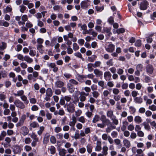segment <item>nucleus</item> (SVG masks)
I'll list each match as a JSON object with an SVG mask.
<instances>
[{
	"label": "nucleus",
	"instance_id": "nucleus-1",
	"mask_svg": "<svg viewBox=\"0 0 156 156\" xmlns=\"http://www.w3.org/2000/svg\"><path fill=\"white\" fill-rule=\"evenodd\" d=\"M30 137L34 140L31 143V145L33 147H35L36 145V143L39 141L38 138L34 133H32L30 135Z\"/></svg>",
	"mask_w": 156,
	"mask_h": 156
},
{
	"label": "nucleus",
	"instance_id": "nucleus-2",
	"mask_svg": "<svg viewBox=\"0 0 156 156\" xmlns=\"http://www.w3.org/2000/svg\"><path fill=\"white\" fill-rule=\"evenodd\" d=\"M26 116L25 115H23L21 116L19 122L16 124V126L17 127L22 126L26 119Z\"/></svg>",
	"mask_w": 156,
	"mask_h": 156
},
{
	"label": "nucleus",
	"instance_id": "nucleus-3",
	"mask_svg": "<svg viewBox=\"0 0 156 156\" xmlns=\"http://www.w3.org/2000/svg\"><path fill=\"white\" fill-rule=\"evenodd\" d=\"M105 49L108 52H113L115 50V46L112 44H110L105 47Z\"/></svg>",
	"mask_w": 156,
	"mask_h": 156
},
{
	"label": "nucleus",
	"instance_id": "nucleus-4",
	"mask_svg": "<svg viewBox=\"0 0 156 156\" xmlns=\"http://www.w3.org/2000/svg\"><path fill=\"white\" fill-rule=\"evenodd\" d=\"M47 66L49 68L52 69L53 71L54 72H56L58 70V68L56 66L55 63H48L47 64Z\"/></svg>",
	"mask_w": 156,
	"mask_h": 156
},
{
	"label": "nucleus",
	"instance_id": "nucleus-5",
	"mask_svg": "<svg viewBox=\"0 0 156 156\" xmlns=\"http://www.w3.org/2000/svg\"><path fill=\"white\" fill-rule=\"evenodd\" d=\"M14 103L16 106L19 108L23 109L25 108L24 104L19 100H16Z\"/></svg>",
	"mask_w": 156,
	"mask_h": 156
},
{
	"label": "nucleus",
	"instance_id": "nucleus-6",
	"mask_svg": "<svg viewBox=\"0 0 156 156\" xmlns=\"http://www.w3.org/2000/svg\"><path fill=\"white\" fill-rule=\"evenodd\" d=\"M148 2L146 0H143L140 5V9L141 10H145L147 8Z\"/></svg>",
	"mask_w": 156,
	"mask_h": 156
},
{
	"label": "nucleus",
	"instance_id": "nucleus-7",
	"mask_svg": "<svg viewBox=\"0 0 156 156\" xmlns=\"http://www.w3.org/2000/svg\"><path fill=\"white\" fill-rule=\"evenodd\" d=\"M67 111L70 113H73L75 110V107L74 105L70 103L67 105Z\"/></svg>",
	"mask_w": 156,
	"mask_h": 156
},
{
	"label": "nucleus",
	"instance_id": "nucleus-8",
	"mask_svg": "<svg viewBox=\"0 0 156 156\" xmlns=\"http://www.w3.org/2000/svg\"><path fill=\"white\" fill-rule=\"evenodd\" d=\"M89 0H85L82 1L80 3V5L81 8L83 9H86L87 8L88 6L90 5Z\"/></svg>",
	"mask_w": 156,
	"mask_h": 156
},
{
	"label": "nucleus",
	"instance_id": "nucleus-9",
	"mask_svg": "<svg viewBox=\"0 0 156 156\" xmlns=\"http://www.w3.org/2000/svg\"><path fill=\"white\" fill-rule=\"evenodd\" d=\"M100 119L103 123H106L107 125L111 124V122H110L109 120L107 119L106 117L104 115H101Z\"/></svg>",
	"mask_w": 156,
	"mask_h": 156
},
{
	"label": "nucleus",
	"instance_id": "nucleus-10",
	"mask_svg": "<svg viewBox=\"0 0 156 156\" xmlns=\"http://www.w3.org/2000/svg\"><path fill=\"white\" fill-rule=\"evenodd\" d=\"M12 148L13 149V151L15 154L20 153L21 150L20 147L17 145H14L13 146Z\"/></svg>",
	"mask_w": 156,
	"mask_h": 156
},
{
	"label": "nucleus",
	"instance_id": "nucleus-11",
	"mask_svg": "<svg viewBox=\"0 0 156 156\" xmlns=\"http://www.w3.org/2000/svg\"><path fill=\"white\" fill-rule=\"evenodd\" d=\"M21 133L23 136L27 135L29 132L28 129L26 126H23L21 128Z\"/></svg>",
	"mask_w": 156,
	"mask_h": 156
},
{
	"label": "nucleus",
	"instance_id": "nucleus-12",
	"mask_svg": "<svg viewBox=\"0 0 156 156\" xmlns=\"http://www.w3.org/2000/svg\"><path fill=\"white\" fill-rule=\"evenodd\" d=\"M7 46L6 44L4 42H2V45H0V55H3V52L2 51L5 49Z\"/></svg>",
	"mask_w": 156,
	"mask_h": 156
},
{
	"label": "nucleus",
	"instance_id": "nucleus-13",
	"mask_svg": "<svg viewBox=\"0 0 156 156\" xmlns=\"http://www.w3.org/2000/svg\"><path fill=\"white\" fill-rule=\"evenodd\" d=\"M146 69L147 73L151 74L153 72L154 69L152 65L148 64L146 66Z\"/></svg>",
	"mask_w": 156,
	"mask_h": 156
},
{
	"label": "nucleus",
	"instance_id": "nucleus-14",
	"mask_svg": "<svg viewBox=\"0 0 156 156\" xmlns=\"http://www.w3.org/2000/svg\"><path fill=\"white\" fill-rule=\"evenodd\" d=\"M36 47L37 50L40 53L43 54L44 53V50L43 49L44 47L42 44H37Z\"/></svg>",
	"mask_w": 156,
	"mask_h": 156
},
{
	"label": "nucleus",
	"instance_id": "nucleus-15",
	"mask_svg": "<svg viewBox=\"0 0 156 156\" xmlns=\"http://www.w3.org/2000/svg\"><path fill=\"white\" fill-rule=\"evenodd\" d=\"M72 121L69 122V125L71 127H73L76 122V118L74 115H73L72 118Z\"/></svg>",
	"mask_w": 156,
	"mask_h": 156
},
{
	"label": "nucleus",
	"instance_id": "nucleus-16",
	"mask_svg": "<svg viewBox=\"0 0 156 156\" xmlns=\"http://www.w3.org/2000/svg\"><path fill=\"white\" fill-rule=\"evenodd\" d=\"M94 73L97 77H100L103 75L102 72L97 69H95L94 70Z\"/></svg>",
	"mask_w": 156,
	"mask_h": 156
},
{
	"label": "nucleus",
	"instance_id": "nucleus-17",
	"mask_svg": "<svg viewBox=\"0 0 156 156\" xmlns=\"http://www.w3.org/2000/svg\"><path fill=\"white\" fill-rule=\"evenodd\" d=\"M101 142L100 141H97V146L95 148V150L96 151H100L101 149Z\"/></svg>",
	"mask_w": 156,
	"mask_h": 156
},
{
	"label": "nucleus",
	"instance_id": "nucleus-18",
	"mask_svg": "<svg viewBox=\"0 0 156 156\" xmlns=\"http://www.w3.org/2000/svg\"><path fill=\"white\" fill-rule=\"evenodd\" d=\"M134 102L138 104H141L143 102L142 98L140 97H136L134 99Z\"/></svg>",
	"mask_w": 156,
	"mask_h": 156
},
{
	"label": "nucleus",
	"instance_id": "nucleus-19",
	"mask_svg": "<svg viewBox=\"0 0 156 156\" xmlns=\"http://www.w3.org/2000/svg\"><path fill=\"white\" fill-rule=\"evenodd\" d=\"M123 143L124 145L127 148H129L130 146V143L128 140H124L123 141Z\"/></svg>",
	"mask_w": 156,
	"mask_h": 156
},
{
	"label": "nucleus",
	"instance_id": "nucleus-20",
	"mask_svg": "<svg viewBox=\"0 0 156 156\" xmlns=\"http://www.w3.org/2000/svg\"><path fill=\"white\" fill-rule=\"evenodd\" d=\"M9 25V23L7 22L2 20H0V26H3L5 27H8Z\"/></svg>",
	"mask_w": 156,
	"mask_h": 156
},
{
	"label": "nucleus",
	"instance_id": "nucleus-21",
	"mask_svg": "<svg viewBox=\"0 0 156 156\" xmlns=\"http://www.w3.org/2000/svg\"><path fill=\"white\" fill-rule=\"evenodd\" d=\"M24 60L29 63H31L33 61V59L27 55H26L24 56Z\"/></svg>",
	"mask_w": 156,
	"mask_h": 156
},
{
	"label": "nucleus",
	"instance_id": "nucleus-22",
	"mask_svg": "<svg viewBox=\"0 0 156 156\" xmlns=\"http://www.w3.org/2000/svg\"><path fill=\"white\" fill-rule=\"evenodd\" d=\"M97 56L94 55H93L91 56L88 57V58L87 60L89 62H93L95 60Z\"/></svg>",
	"mask_w": 156,
	"mask_h": 156
},
{
	"label": "nucleus",
	"instance_id": "nucleus-23",
	"mask_svg": "<svg viewBox=\"0 0 156 156\" xmlns=\"http://www.w3.org/2000/svg\"><path fill=\"white\" fill-rule=\"evenodd\" d=\"M134 119L135 122L138 123H141L142 121L141 118L139 116H135Z\"/></svg>",
	"mask_w": 156,
	"mask_h": 156
},
{
	"label": "nucleus",
	"instance_id": "nucleus-24",
	"mask_svg": "<svg viewBox=\"0 0 156 156\" xmlns=\"http://www.w3.org/2000/svg\"><path fill=\"white\" fill-rule=\"evenodd\" d=\"M55 84L56 87H61L63 86L64 83L61 81H58L55 83Z\"/></svg>",
	"mask_w": 156,
	"mask_h": 156
},
{
	"label": "nucleus",
	"instance_id": "nucleus-25",
	"mask_svg": "<svg viewBox=\"0 0 156 156\" xmlns=\"http://www.w3.org/2000/svg\"><path fill=\"white\" fill-rule=\"evenodd\" d=\"M111 125V126L110 127H108L106 129V131L107 133H109L112 130V129H115L116 127L114 126H113L112 123L111 124H110Z\"/></svg>",
	"mask_w": 156,
	"mask_h": 156
},
{
	"label": "nucleus",
	"instance_id": "nucleus-26",
	"mask_svg": "<svg viewBox=\"0 0 156 156\" xmlns=\"http://www.w3.org/2000/svg\"><path fill=\"white\" fill-rule=\"evenodd\" d=\"M66 150L64 149H62L59 150V154L60 156H66Z\"/></svg>",
	"mask_w": 156,
	"mask_h": 156
},
{
	"label": "nucleus",
	"instance_id": "nucleus-27",
	"mask_svg": "<svg viewBox=\"0 0 156 156\" xmlns=\"http://www.w3.org/2000/svg\"><path fill=\"white\" fill-rule=\"evenodd\" d=\"M107 115L108 117L110 118H112L113 116V112L112 110H109L107 111Z\"/></svg>",
	"mask_w": 156,
	"mask_h": 156
},
{
	"label": "nucleus",
	"instance_id": "nucleus-28",
	"mask_svg": "<svg viewBox=\"0 0 156 156\" xmlns=\"http://www.w3.org/2000/svg\"><path fill=\"white\" fill-rule=\"evenodd\" d=\"M111 120L112 121V123L115 125H117L118 124V120L115 116H113V117L111 119Z\"/></svg>",
	"mask_w": 156,
	"mask_h": 156
},
{
	"label": "nucleus",
	"instance_id": "nucleus-29",
	"mask_svg": "<svg viewBox=\"0 0 156 156\" xmlns=\"http://www.w3.org/2000/svg\"><path fill=\"white\" fill-rule=\"evenodd\" d=\"M30 126L31 128H35L39 126V125L38 123L35 122H33L30 124Z\"/></svg>",
	"mask_w": 156,
	"mask_h": 156
},
{
	"label": "nucleus",
	"instance_id": "nucleus-30",
	"mask_svg": "<svg viewBox=\"0 0 156 156\" xmlns=\"http://www.w3.org/2000/svg\"><path fill=\"white\" fill-rule=\"evenodd\" d=\"M142 124L144 126L145 129L148 130H150L151 127L148 123L146 122H144Z\"/></svg>",
	"mask_w": 156,
	"mask_h": 156
},
{
	"label": "nucleus",
	"instance_id": "nucleus-31",
	"mask_svg": "<svg viewBox=\"0 0 156 156\" xmlns=\"http://www.w3.org/2000/svg\"><path fill=\"white\" fill-rule=\"evenodd\" d=\"M108 148L107 147L105 146L103 147L102 153L104 155L106 156L108 154Z\"/></svg>",
	"mask_w": 156,
	"mask_h": 156
},
{
	"label": "nucleus",
	"instance_id": "nucleus-32",
	"mask_svg": "<svg viewBox=\"0 0 156 156\" xmlns=\"http://www.w3.org/2000/svg\"><path fill=\"white\" fill-rule=\"evenodd\" d=\"M12 10V8L11 6H8L5 9H3V12L5 13L8 12H10Z\"/></svg>",
	"mask_w": 156,
	"mask_h": 156
},
{
	"label": "nucleus",
	"instance_id": "nucleus-33",
	"mask_svg": "<svg viewBox=\"0 0 156 156\" xmlns=\"http://www.w3.org/2000/svg\"><path fill=\"white\" fill-rule=\"evenodd\" d=\"M45 13L44 12H42L41 13H37L36 15V17L38 19H40L42 17V15L44 17V16Z\"/></svg>",
	"mask_w": 156,
	"mask_h": 156
},
{
	"label": "nucleus",
	"instance_id": "nucleus-34",
	"mask_svg": "<svg viewBox=\"0 0 156 156\" xmlns=\"http://www.w3.org/2000/svg\"><path fill=\"white\" fill-rule=\"evenodd\" d=\"M46 94L49 96H51L52 95V92L51 88H48L46 91Z\"/></svg>",
	"mask_w": 156,
	"mask_h": 156
},
{
	"label": "nucleus",
	"instance_id": "nucleus-35",
	"mask_svg": "<svg viewBox=\"0 0 156 156\" xmlns=\"http://www.w3.org/2000/svg\"><path fill=\"white\" fill-rule=\"evenodd\" d=\"M93 67H94V65L92 63H89L87 65V68L88 69V70L90 72H91L93 71Z\"/></svg>",
	"mask_w": 156,
	"mask_h": 156
},
{
	"label": "nucleus",
	"instance_id": "nucleus-36",
	"mask_svg": "<svg viewBox=\"0 0 156 156\" xmlns=\"http://www.w3.org/2000/svg\"><path fill=\"white\" fill-rule=\"evenodd\" d=\"M57 38L53 37L51 40L50 46L52 47L54 46L57 41Z\"/></svg>",
	"mask_w": 156,
	"mask_h": 156
},
{
	"label": "nucleus",
	"instance_id": "nucleus-37",
	"mask_svg": "<svg viewBox=\"0 0 156 156\" xmlns=\"http://www.w3.org/2000/svg\"><path fill=\"white\" fill-rule=\"evenodd\" d=\"M100 117L98 115H95L93 118L92 122L94 123H95L96 122L100 120Z\"/></svg>",
	"mask_w": 156,
	"mask_h": 156
},
{
	"label": "nucleus",
	"instance_id": "nucleus-38",
	"mask_svg": "<svg viewBox=\"0 0 156 156\" xmlns=\"http://www.w3.org/2000/svg\"><path fill=\"white\" fill-rule=\"evenodd\" d=\"M136 70H137L140 71H142L143 69V66L142 64H139L136 65Z\"/></svg>",
	"mask_w": 156,
	"mask_h": 156
},
{
	"label": "nucleus",
	"instance_id": "nucleus-39",
	"mask_svg": "<svg viewBox=\"0 0 156 156\" xmlns=\"http://www.w3.org/2000/svg\"><path fill=\"white\" fill-rule=\"evenodd\" d=\"M73 48L74 51L78 50L79 48V47L76 43H73Z\"/></svg>",
	"mask_w": 156,
	"mask_h": 156
},
{
	"label": "nucleus",
	"instance_id": "nucleus-40",
	"mask_svg": "<svg viewBox=\"0 0 156 156\" xmlns=\"http://www.w3.org/2000/svg\"><path fill=\"white\" fill-rule=\"evenodd\" d=\"M53 9L54 11H59L60 10H62V8L60 5H55L53 7Z\"/></svg>",
	"mask_w": 156,
	"mask_h": 156
},
{
	"label": "nucleus",
	"instance_id": "nucleus-41",
	"mask_svg": "<svg viewBox=\"0 0 156 156\" xmlns=\"http://www.w3.org/2000/svg\"><path fill=\"white\" fill-rule=\"evenodd\" d=\"M74 55L79 58L81 59L82 60H83L84 58H83L82 54L79 52H76L74 53Z\"/></svg>",
	"mask_w": 156,
	"mask_h": 156
},
{
	"label": "nucleus",
	"instance_id": "nucleus-42",
	"mask_svg": "<svg viewBox=\"0 0 156 156\" xmlns=\"http://www.w3.org/2000/svg\"><path fill=\"white\" fill-rule=\"evenodd\" d=\"M78 27H81V30H84L87 29V27L86 25L84 24L82 25L81 23H79L78 24Z\"/></svg>",
	"mask_w": 156,
	"mask_h": 156
},
{
	"label": "nucleus",
	"instance_id": "nucleus-43",
	"mask_svg": "<svg viewBox=\"0 0 156 156\" xmlns=\"http://www.w3.org/2000/svg\"><path fill=\"white\" fill-rule=\"evenodd\" d=\"M29 54L31 56L34 57L36 55V51L35 50L30 49V48Z\"/></svg>",
	"mask_w": 156,
	"mask_h": 156
},
{
	"label": "nucleus",
	"instance_id": "nucleus-44",
	"mask_svg": "<svg viewBox=\"0 0 156 156\" xmlns=\"http://www.w3.org/2000/svg\"><path fill=\"white\" fill-rule=\"evenodd\" d=\"M106 64L109 66H113V59L112 58L109 59L106 62Z\"/></svg>",
	"mask_w": 156,
	"mask_h": 156
},
{
	"label": "nucleus",
	"instance_id": "nucleus-45",
	"mask_svg": "<svg viewBox=\"0 0 156 156\" xmlns=\"http://www.w3.org/2000/svg\"><path fill=\"white\" fill-rule=\"evenodd\" d=\"M112 76V74L109 71L105 72L104 74V76L105 77L111 78Z\"/></svg>",
	"mask_w": 156,
	"mask_h": 156
},
{
	"label": "nucleus",
	"instance_id": "nucleus-46",
	"mask_svg": "<svg viewBox=\"0 0 156 156\" xmlns=\"http://www.w3.org/2000/svg\"><path fill=\"white\" fill-rule=\"evenodd\" d=\"M125 31V29L123 28H119L116 30V32L118 34L123 33Z\"/></svg>",
	"mask_w": 156,
	"mask_h": 156
},
{
	"label": "nucleus",
	"instance_id": "nucleus-47",
	"mask_svg": "<svg viewBox=\"0 0 156 156\" xmlns=\"http://www.w3.org/2000/svg\"><path fill=\"white\" fill-rule=\"evenodd\" d=\"M87 151L89 153H90L92 151V148L90 144H88L87 146Z\"/></svg>",
	"mask_w": 156,
	"mask_h": 156
},
{
	"label": "nucleus",
	"instance_id": "nucleus-48",
	"mask_svg": "<svg viewBox=\"0 0 156 156\" xmlns=\"http://www.w3.org/2000/svg\"><path fill=\"white\" fill-rule=\"evenodd\" d=\"M101 64V62L99 61H97L95 62L93 64L94 67L95 68L97 67H99L100 66Z\"/></svg>",
	"mask_w": 156,
	"mask_h": 156
},
{
	"label": "nucleus",
	"instance_id": "nucleus-49",
	"mask_svg": "<svg viewBox=\"0 0 156 156\" xmlns=\"http://www.w3.org/2000/svg\"><path fill=\"white\" fill-rule=\"evenodd\" d=\"M104 9V7L103 6H96L95 7V9L97 11L101 12Z\"/></svg>",
	"mask_w": 156,
	"mask_h": 156
},
{
	"label": "nucleus",
	"instance_id": "nucleus-50",
	"mask_svg": "<svg viewBox=\"0 0 156 156\" xmlns=\"http://www.w3.org/2000/svg\"><path fill=\"white\" fill-rule=\"evenodd\" d=\"M20 11L22 13L24 12L27 8L25 6L23 5H20Z\"/></svg>",
	"mask_w": 156,
	"mask_h": 156
},
{
	"label": "nucleus",
	"instance_id": "nucleus-51",
	"mask_svg": "<svg viewBox=\"0 0 156 156\" xmlns=\"http://www.w3.org/2000/svg\"><path fill=\"white\" fill-rule=\"evenodd\" d=\"M141 41L140 40H138L136 41L135 45L136 47H138L141 46Z\"/></svg>",
	"mask_w": 156,
	"mask_h": 156
},
{
	"label": "nucleus",
	"instance_id": "nucleus-52",
	"mask_svg": "<svg viewBox=\"0 0 156 156\" xmlns=\"http://www.w3.org/2000/svg\"><path fill=\"white\" fill-rule=\"evenodd\" d=\"M67 51L68 54H71L73 52V51L72 49L70 47V46H68L67 48Z\"/></svg>",
	"mask_w": 156,
	"mask_h": 156
},
{
	"label": "nucleus",
	"instance_id": "nucleus-53",
	"mask_svg": "<svg viewBox=\"0 0 156 156\" xmlns=\"http://www.w3.org/2000/svg\"><path fill=\"white\" fill-rule=\"evenodd\" d=\"M149 109L152 111H156V106L154 105H150L149 107Z\"/></svg>",
	"mask_w": 156,
	"mask_h": 156
},
{
	"label": "nucleus",
	"instance_id": "nucleus-54",
	"mask_svg": "<svg viewBox=\"0 0 156 156\" xmlns=\"http://www.w3.org/2000/svg\"><path fill=\"white\" fill-rule=\"evenodd\" d=\"M17 58L19 59L22 61H23L24 60V57H23V56L21 54H18L17 55Z\"/></svg>",
	"mask_w": 156,
	"mask_h": 156
},
{
	"label": "nucleus",
	"instance_id": "nucleus-55",
	"mask_svg": "<svg viewBox=\"0 0 156 156\" xmlns=\"http://www.w3.org/2000/svg\"><path fill=\"white\" fill-rule=\"evenodd\" d=\"M111 31V29L107 27H104L103 30V33H108Z\"/></svg>",
	"mask_w": 156,
	"mask_h": 156
},
{
	"label": "nucleus",
	"instance_id": "nucleus-56",
	"mask_svg": "<svg viewBox=\"0 0 156 156\" xmlns=\"http://www.w3.org/2000/svg\"><path fill=\"white\" fill-rule=\"evenodd\" d=\"M92 30V29H90L89 30H87V29L83 30V34H90V31H91Z\"/></svg>",
	"mask_w": 156,
	"mask_h": 156
},
{
	"label": "nucleus",
	"instance_id": "nucleus-57",
	"mask_svg": "<svg viewBox=\"0 0 156 156\" xmlns=\"http://www.w3.org/2000/svg\"><path fill=\"white\" fill-rule=\"evenodd\" d=\"M67 102H69L72 99L71 96H65L63 98Z\"/></svg>",
	"mask_w": 156,
	"mask_h": 156
},
{
	"label": "nucleus",
	"instance_id": "nucleus-58",
	"mask_svg": "<svg viewBox=\"0 0 156 156\" xmlns=\"http://www.w3.org/2000/svg\"><path fill=\"white\" fill-rule=\"evenodd\" d=\"M79 121L82 123H84L85 122V119L83 116H81L78 118Z\"/></svg>",
	"mask_w": 156,
	"mask_h": 156
},
{
	"label": "nucleus",
	"instance_id": "nucleus-59",
	"mask_svg": "<svg viewBox=\"0 0 156 156\" xmlns=\"http://www.w3.org/2000/svg\"><path fill=\"white\" fill-rule=\"evenodd\" d=\"M37 41L38 44H42L44 42V40L41 38H38L37 40Z\"/></svg>",
	"mask_w": 156,
	"mask_h": 156
},
{
	"label": "nucleus",
	"instance_id": "nucleus-60",
	"mask_svg": "<svg viewBox=\"0 0 156 156\" xmlns=\"http://www.w3.org/2000/svg\"><path fill=\"white\" fill-rule=\"evenodd\" d=\"M137 134L139 137H143L144 136V133L141 130H139L137 132Z\"/></svg>",
	"mask_w": 156,
	"mask_h": 156
},
{
	"label": "nucleus",
	"instance_id": "nucleus-61",
	"mask_svg": "<svg viewBox=\"0 0 156 156\" xmlns=\"http://www.w3.org/2000/svg\"><path fill=\"white\" fill-rule=\"evenodd\" d=\"M6 98V95H5L4 94H0V100L1 101H4Z\"/></svg>",
	"mask_w": 156,
	"mask_h": 156
},
{
	"label": "nucleus",
	"instance_id": "nucleus-62",
	"mask_svg": "<svg viewBox=\"0 0 156 156\" xmlns=\"http://www.w3.org/2000/svg\"><path fill=\"white\" fill-rule=\"evenodd\" d=\"M137 137V135L136 133L132 132L130 134V137L132 139H134Z\"/></svg>",
	"mask_w": 156,
	"mask_h": 156
},
{
	"label": "nucleus",
	"instance_id": "nucleus-63",
	"mask_svg": "<svg viewBox=\"0 0 156 156\" xmlns=\"http://www.w3.org/2000/svg\"><path fill=\"white\" fill-rule=\"evenodd\" d=\"M51 142L53 144H55L56 142V139L54 136H51L50 138Z\"/></svg>",
	"mask_w": 156,
	"mask_h": 156
},
{
	"label": "nucleus",
	"instance_id": "nucleus-64",
	"mask_svg": "<svg viewBox=\"0 0 156 156\" xmlns=\"http://www.w3.org/2000/svg\"><path fill=\"white\" fill-rule=\"evenodd\" d=\"M93 96L95 98H97V97L99 95V93L98 92L94 91L92 93Z\"/></svg>",
	"mask_w": 156,
	"mask_h": 156
}]
</instances>
